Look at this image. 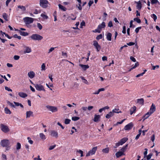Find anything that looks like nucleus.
Wrapping results in <instances>:
<instances>
[{
  "label": "nucleus",
  "instance_id": "1",
  "mask_svg": "<svg viewBox=\"0 0 160 160\" xmlns=\"http://www.w3.org/2000/svg\"><path fill=\"white\" fill-rule=\"evenodd\" d=\"M13 144L9 140L4 139L1 140L0 142L1 146L3 147L6 148V151L9 150L10 148L12 145Z\"/></svg>",
  "mask_w": 160,
  "mask_h": 160
},
{
  "label": "nucleus",
  "instance_id": "2",
  "mask_svg": "<svg viewBox=\"0 0 160 160\" xmlns=\"http://www.w3.org/2000/svg\"><path fill=\"white\" fill-rule=\"evenodd\" d=\"M39 5L43 8H47L49 7L50 4L47 0H40Z\"/></svg>",
  "mask_w": 160,
  "mask_h": 160
},
{
  "label": "nucleus",
  "instance_id": "3",
  "mask_svg": "<svg viewBox=\"0 0 160 160\" xmlns=\"http://www.w3.org/2000/svg\"><path fill=\"white\" fill-rule=\"evenodd\" d=\"M30 38L32 40L37 41L41 40L43 38L42 36L37 34H34L30 36Z\"/></svg>",
  "mask_w": 160,
  "mask_h": 160
},
{
  "label": "nucleus",
  "instance_id": "4",
  "mask_svg": "<svg viewBox=\"0 0 160 160\" xmlns=\"http://www.w3.org/2000/svg\"><path fill=\"white\" fill-rule=\"evenodd\" d=\"M97 150V146L93 148L91 150L89 151L86 154V156L88 157L94 155Z\"/></svg>",
  "mask_w": 160,
  "mask_h": 160
},
{
  "label": "nucleus",
  "instance_id": "5",
  "mask_svg": "<svg viewBox=\"0 0 160 160\" xmlns=\"http://www.w3.org/2000/svg\"><path fill=\"white\" fill-rule=\"evenodd\" d=\"M47 108L48 109L49 111L53 112H56L58 111V108L54 106H51L49 105H47L46 106Z\"/></svg>",
  "mask_w": 160,
  "mask_h": 160
},
{
  "label": "nucleus",
  "instance_id": "6",
  "mask_svg": "<svg viewBox=\"0 0 160 160\" xmlns=\"http://www.w3.org/2000/svg\"><path fill=\"white\" fill-rule=\"evenodd\" d=\"M1 128L2 130L4 132L6 133L9 131V129L8 127L3 124H1L0 125Z\"/></svg>",
  "mask_w": 160,
  "mask_h": 160
},
{
  "label": "nucleus",
  "instance_id": "7",
  "mask_svg": "<svg viewBox=\"0 0 160 160\" xmlns=\"http://www.w3.org/2000/svg\"><path fill=\"white\" fill-rule=\"evenodd\" d=\"M24 21L27 24H29L33 22V19L32 18L26 17L24 18Z\"/></svg>",
  "mask_w": 160,
  "mask_h": 160
},
{
  "label": "nucleus",
  "instance_id": "8",
  "mask_svg": "<svg viewBox=\"0 0 160 160\" xmlns=\"http://www.w3.org/2000/svg\"><path fill=\"white\" fill-rule=\"evenodd\" d=\"M93 45L96 49L97 51L98 52L100 50L101 46L95 40L93 41Z\"/></svg>",
  "mask_w": 160,
  "mask_h": 160
},
{
  "label": "nucleus",
  "instance_id": "9",
  "mask_svg": "<svg viewBox=\"0 0 160 160\" xmlns=\"http://www.w3.org/2000/svg\"><path fill=\"white\" fill-rule=\"evenodd\" d=\"M35 87L37 90L45 91L43 86L41 84H36L35 85Z\"/></svg>",
  "mask_w": 160,
  "mask_h": 160
},
{
  "label": "nucleus",
  "instance_id": "10",
  "mask_svg": "<svg viewBox=\"0 0 160 160\" xmlns=\"http://www.w3.org/2000/svg\"><path fill=\"white\" fill-rule=\"evenodd\" d=\"M50 135L51 136L57 138L58 137V132L55 130H51L50 132Z\"/></svg>",
  "mask_w": 160,
  "mask_h": 160
},
{
  "label": "nucleus",
  "instance_id": "11",
  "mask_svg": "<svg viewBox=\"0 0 160 160\" xmlns=\"http://www.w3.org/2000/svg\"><path fill=\"white\" fill-rule=\"evenodd\" d=\"M32 52V49L31 48L25 46L24 47L23 52L24 53H29Z\"/></svg>",
  "mask_w": 160,
  "mask_h": 160
},
{
  "label": "nucleus",
  "instance_id": "12",
  "mask_svg": "<svg viewBox=\"0 0 160 160\" xmlns=\"http://www.w3.org/2000/svg\"><path fill=\"white\" fill-rule=\"evenodd\" d=\"M156 110L155 106L152 103L151 107L150 108L149 112L152 114Z\"/></svg>",
  "mask_w": 160,
  "mask_h": 160
},
{
  "label": "nucleus",
  "instance_id": "13",
  "mask_svg": "<svg viewBox=\"0 0 160 160\" xmlns=\"http://www.w3.org/2000/svg\"><path fill=\"white\" fill-rule=\"evenodd\" d=\"M100 115H99L95 114L93 121L95 122H98L100 121Z\"/></svg>",
  "mask_w": 160,
  "mask_h": 160
},
{
  "label": "nucleus",
  "instance_id": "14",
  "mask_svg": "<svg viewBox=\"0 0 160 160\" xmlns=\"http://www.w3.org/2000/svg\"><path fill=\"white\" fill-rule=\"evenodd\" d=\"M132 127V123H129L126 125L124 127V129L125 130H128L131 129Z\"/></svg>",
  "mask_w": 160,
  "mask_h": 160
},
{
  "label": "nucleus",
  "instance_id": "15",
  "mask_svg": "<svg viewBox=\"0 0 160 160\" xmlns=\"http://www.w3.org/2000/svg\"><path fill=\"white\" fill-rule=\"evenodd\" d=\"M26 118H29L30 117L33 116V112L31 111H27L26 112Z\"/></svg>",
  "mask_w": 160,
  "mask_h": 160
},
{
  "label": "nucleus",
  "instance_id": "16",
  "mask_svg": "<svg viewBox=\"0 0 160 160\" xmlns=\"http://www.w3.org/2000/svg\"><path fill=\"white\" fill-rule=\"evenodd\" d=\"M28 75L31 79L33 78L35 76V74L33 71H31L28 73Z\"/></svg>",
  "mask_w": 160,
  "mask_h": 160
},
{
  "label": "nucleus",
  "instance_id": "17",
  "mask_svg": "<svg viewBox=\"0 0 160 160\" xmlns=\"http://www.w3.org/2000/svg\"><path fill=\"white\" fill-rule=\"evenodd\" d=\"M106 26V23L104 22H102L101 24H100L98 26V28L101 31L102 29L104 28Z\"/></svg>",
  "mask_w": 160,
  "mask_h": 160
},
{
  "label": "nucleus",
  "instance_id": "18",
  "mask_svg": "<svg viewBox=\"0 0 160 160\" xmlns=\"http://www.w3.org/2000/svg\"><path fill=\"white\" fill-rule=\"evenodd\" d=\"M137 103L141 105H143L144 104V100L143 98L138 99L137 100Z\"/></svg>",
  "mask_w": 160,
  "mask_h": 160
},
{
  "label": "nucleus",
  "instance_id": "19",
  "mask_svg": "<svg viewBox=\"0 0 160 160\" xmlns=\"http://www.w3.org/2000/svg\"><path fill=\"white\" fill-rule=\"evenodd\" d=\"M19 96L22 98H25L27 96V95L26 93L22 92H20L18 93Z\"/></svg>",
  "mask_w": 160,
  "mask_h": 160
},
{
  "label": "nucleus",
  "instance_id": "20",
  "mask_svg": "<svg viewBox=\"0 0 160 160\" xmlns=\"http://www.w3.org/2000/svg\"><path fill=\"white\" fill-rule=\"evenodd\" d=\"M79 66L82 68V69L84 70H86L87 69L89 68V66L88 65H83L80 64Z\"/></svg>",
  "mask_w": 160,
  "mask_h": 160
},
{
  "label": "nucleus",
  "instance_id": "21",
  "mask_svg": "<svg viewBox=\"0 0 160 160\" xmlns=\"http://www.w3.org/2000/svg\"><path fill=\"white\" fill-rule=\"evenodd\" d=\"M106 35L107 39L109 41H111V37L112 36L111 33L108 32L106 34Z\"/></svg>",
  "mask_w": 160,
  "mask_h": 160
},
{
  "label": "nucleus",
  "instance_id": "22",
  "mask_svg": "<svg viewBox=\"0 0 160 160\" xmlns=\"http://www.w3.org/2000/svg\"><path fill=\"white\" fill-rule=\"evenodd\" d=\"M151 113H150L149 112L147 113L143 117V121L145 120L146 119L148 118L151 115Z\"/></svg>",
  "mask_w": 160,
  "mask_h": 160
},
{
  "label": "nucleus",
  "instance_id": "23",
  "mask_svg": "<svg viewBox=\"0 0 160 160\" xmlns=\"http://www.w3.org/2000/svg\"><path fill=\"white\" fill-rule=\"evenodd\" d=\"M128 140V138H124L122 139L119 142V143L121 145H122L124 143H125Z\"/></svg>",
  "mask_w": 160,
  "mask_h": 160
},
{
  "label": "nucleus",
  "instance_id": "24",
  "mask_svg": "<svg viewBox=\"0 0 160 160\" xmlns=\"http://www.w3.org/2000/svg\"><path fill=\"white\" fill-rule=\"evenodd\" d=\"M124 154L122 152L119 151L116 153V156L117 158H119L122 155H124Z\"/></svg>",
  "mask_w": 160,
  "mask_h": 160
},
{
  "label": "nucleus",
  "instance_id": "25",
  "mask_svg": "<svg viewBox=\"0 0 160 160\" xmlns=\"http://www.w3.org/2000/svg\"><path fill=\"white\" fill-rule=\"evenodd\" d=\"M114 114L113 113L112 111L110 112L108 114H107L106 116V118H109L113 116Z\"/></svg>",
  "mask_w": 160,
  "mask_h": 160
},
{
  "label": "nucleus",
  "instance_id": "26",
  "mask_svg": "<svg viewBox=\"0 0 160 160\" xmlns=\"http://www.w3.org/2000/svg\"><path fill=\"white\" fill-rule=\"evenodd\" d=\"M135 2L137 3V8L138 9H140L142 8V4L140 1L138 2Z\"/></svg>",
  "mask_w": 160,
  "mask_h": 160
},
{
  "label": "nucleus",
  "instance_id": "27",
  "mask_svg": "<svg viewBox=\"0 0 160 160\" xmlns=\"http://www.w3.org/2000/svg\"><path fill=\"white\" fill-rule=\"evenodd\" d=\"M136 109V107L134 106L130 109V110L131 115H132L133 113L135 112Z\"/></svg>",
  "mask_w": 160,
  "mask_h": 160
},
{
  "label": "nucleus",
  "instance_id": "28",
  "mask_svg": "<svg viewBox=\"0 0 160 160\" xmlns=\"http://www.w3.org/2000/svg\"><path fill=\"white\" fill-rule=\"evenodd\" d=\"M39 137L42 140H45L46 138V136L42 133H41L39 134Z\"/></svg>",
  "mask_w": 160,
  "mask_h": 160
},
{
  "label": "nucleus",
  "instance_id": "29",
  "mask_svg": "<svg viewBox=\"0 0 160 160\" xmlns=\"http://www.w3.org/2000/svg\"><path fill=\"white\" fill-rule=\"evenodd\" d=\"M80 78L82 79V80L83 82L84 83L88 85L89 84V83L88 81L84 77L82 76H81Z\"/></svg>",
  "mask_w": 160,
  "mask_h": 160
},
{
  "label": "nucleus",
  "instance_id": "30",
  "mask_svg": "<svg viewBox=\"0 0 160 160\" xmlns=\"http://www.w3.org/2000/svg\"><path fill=\"white\" fill-rule=\"evenodd\" d=\"M13 103L15 104L16 106H20L21 108H23V105L21 103H19L18 102H14Z\"/></svg>",
  "mask_w": 160,
  "mask_h": 160
},
{
  "label": "nucleus",
  "instance_id": "31",
  "mask_svg": "<svg viewBox=\"0 0 160 160\" xmlns=\"http://www.w3.org/2000/svg\"><path fill=\"white\" fill-rule=\"evenodd\" d=\"M4 111L6 113L10 114H11V112L10 110L7 108H4Z\"/></svg>",
  "mask_w": 160,
  "mask_h": 160
},
{
  "label": "nucleus",
  "instance_id": "32",
  "mask_svg": "<svg viewBox=\"0 0 160 160\" xmlns=\"http://www.w3.org/2000/svg\"><path fill=\"white\" fill-rule=\"evenodd\" d=\"M58 7L60 9L63 11H65L67 10L66 8L65 7L60 4L58 5Z\"/></svg>",
  "mask_w": 160,
  "mask_h": 160
},
{
  "label": "nucleus",
  "instance_id": "33",
  "mask_svg": "<svg viewBox=\"0 0 160 160\" xmlns=\"http://www.w3.org/2000/svg\"><path fill=\"white\" fill-rule=\"evenodd\" d=\"M128 144L126 145L125 146H123L121 149L120 151L122 152L123 153L126 151L128 147Z\"/></svg>",
  "mask_w": 160,
  "mask_h": 160
},
{
  "label": "nucleus",
  "instance_id": "34",
  "mask_svg": "<svg viewBox=\"0 0 160 160\" xmlns=\"http://www.w3.org/2000/svg\"><path fill=\"white\" fill-rule=\"evenodd\" d=\"M15 0H7L6 1V5L7 6H8V4L10 2L13 3V2H15Z\"/></svg>",
  "mask_w": 160,
  "mask_h": 160
},
{
  "label": "nucleus",
  "instance_id": "35",
  "mask_svg": "<svg viewBox=\"0 0 160 160\" xmlns=\"http://www.w3.org/2000/svg\"><path fill=\"white\" fill-rule=\"evenodd\" d=\"M19 32L21 35L24 36H28V32L23 31H20Z\"/></svg>",
  "mask_w": 160,
  "mask_h": 160
},
{
  "label": "nucleus",
  "instance_id": "36",
  "mask_svg": "<svg viewBox=\"0 0 160 160\" xmlns=\"http://www.w3.org/2000/svg\"><path fill=\"white\" fill-rule=\"evenodd\" d=\"M109 148H106L102 150V152L104 153H107L109 152Z\"/></svg>",
  "mask_w": 160,
  "mask_h": 160
},
{
  "label": "nucleus",
  "instance_id": "37",
  "mask_svg": "<svg viewBox=\"0 0 160 160\" xmlns=\"http://www.w3.org/2000/svg\"><path fill=\"white\" fill-rule=\"evenodd\" d=\"M41 70L42 71H45L46 69V64L45 63H43L41 67Z\"/></svg>",
  "mask_w": 160,
  "mask_h": 160
},
{
  "label": "nucleus",
  "instance_id": "38",
  "mask_svg": "<svg viewBox=\"0 0 160 160\" xmlns=\"http://www.w3.org/2000/svg\"><path fill=\"white\" fill-rule=\"evenodd\" d=\"M112 112H113V113H121V112H122L121 111H119V109H116V108L112 110Z\"/></svg>",
  "mask_w": 160,
  "mask_h": 160
},
{
  "label": "nucleus",
  "instance_id": "39",
  "mask_svg": "<svg viewBox=\"0 0 160 160\" xmlns=\"http://www.w3.org/2000/svg\"><path fill=\"white\" fill-rule=\"evenodd\" d=\"M150 1L151 4H152L157 3H158L159 4H160L158 0H150Z\"/></svg>",
  "mask_w": 160,
  "mask_h": 160
},
{
  "label": "nucleus",
  "instance_id": "40",
  "mask_svg": "<svg viewBox=\"0 0 160 160\" xmlns=\"http://www.w3.org/2000/svg\"><path fill=\"white\" fill-rule=\"evenodd\" d=\"M2 16L3 18L7 21L8 20V15L6 13H3V14Z\"/></svg>",
  "mask_w": 160,
  "mask_h": 160
},
{
  "label": "nucleus",
  "instance_id": "41",
  "mask_svg": "<svg viewBox=\"0 0 160 160\" xmlns=\"http://www.w3.org/2000/svg\"><path fill=\"white\" fill-rule=\"evenodd\" d=\"M139 65V64L138 62H137L136 63H135L134 66L132 67L129 71H130L131 70H132L133 69L135 68L136 67H137Z\"/></svg>",
  "mask_w": 160,
  "mask_h": 160
},
{
  "label": "nucleus",
  "instance_id": "42",
  "mask_svg": "<svg viewBox=\"0 0 160 160\" xmlns=\"http://www.w3.org/2000/svg\"><path fill=\"white\" fill-rule=\"evenodd\" d=\"M21 148V144L19 142H18L16 146V148L17 150L20 149Z\"/></svg>",
  "mask_w": 160,
  "mask_h": 160
},
{
  "label": "nucleus",
  "instance_id": "43",
  "mask_svg": "<svg viewBox=\"0 0 160 160\" xmlns=\"http://www.w3.org/2000/svg\"><path fill=\"white\" fill-rule=\"evenodd\" d=\"M41 16L44 19H47L48 18V17L44 14H42L41 15Z\"/></svg>",
  "mask_w": 160,
  "mask_h": 160
},
{
  "label": "nucleus",
  "instance_id": "44",
  "mask_svg": "<svg viewBox=\"0 0 160 160\" xmlns=\"http://www.w3.org/2000/svg\"><path fill=\"white\" fill-rule=\"evenodd\" d=\"M2 160H7L6 155L4 154H2Z\"/></svg>",
  "mask_w": 160,
  "mask_h": 160
},
{
  "label": "nucleus",
  "instance_id": "45",
  "mask_svg": "<svg viewBox=\"0 0 160 160\" xmlns=\"http://www.w3.org/2000/svg\"><path fill=\"white\" fill-rule=\"evenodd\" d=\"M152 155V154L150 153L148 155L146 156V157L147 159L148 160L150 159Z\"/></svg>",
  "mask_w": 160,
  "mask_h": 160
},
{
  "label": "nucleus",
  "instance_id": "46",
  "mask_svg": "<svg viewBox=\"0 0 160 160\" xmlns=\"http://www.w3.org/2000/svg\"><path fill=\"white\" fill-rule=\"evenodd\" d=\"M18 8H20L22 11H24L26 10V8L25 7L22 6H18Z\"/></svg>",
  "mask_w": 160,
  "mask_h": 160
},
{
  "label": "nucleus",
  "instance_id": "47",
  "mask_svg": "<svg viewBox=\"0 0 160 160\" xmlns=\"http://www.w3.org/2000/svg\"><path fill=\"white\" fill-rule=\"evenodd\" d=\"M71 121V120L68 119H65V120L64 123L66 124H68Z\"/></svg>",
  "mask_w": 160,
  "mask_h": 160
},
{
  "label": "nucleus",
  "instance_id": "48",
  "mask_svg": "<svg viewBox=\"0 0 160 160\" xmlns=\"http://www.w3.org/2000/svg\"><path fill=\"white\" fill-rule=\"evenodd\" d=\"M80 118L78 117H72V119L73 121H76L79 119Z\"/></svg>",
  "mask_w": 160,
  "mask_h": 160
},
{
  "label": "nucleus",
  "instance_id": "49",
  "mask_svg": "<svg viewBox=\"0 0 160 160\" xmlns=\"http://www.w3.org/2000/svg\"><path fill=\"white\" fill-rule=\"evenodd\" d=\"M63 17L64 18L63 19V21H67L68 19H70V17H67V16L65 15H64L63 16Z\"/></svg>",
  "mask_w": 160,
  "mask_h": 160
},
{
  "label": "nucleus",
  "instance_id": "50",
  "mask_svg": "<svg viewBox=\"0 0 160 160\" xmlns=\"http://www.w3.org/2000/svg\"><path fill=\"white\" fill-rule=\"evenodd\" d=\"M101 31L98 28V27L97 29H95L93 31V32H98L100 33L101 32Z\"/></svg>",
  "mask_w": 160,
  "mask_h": 160
},
{
  "label": "nucleus",
  "instance_id": "51",
  "mask_svg": "<svg viewBox=\"0 0 160 160\" xmlns=\"http://www.w3.org/2000/svg\"><path fill=\"white\" fill-rule=\"evenodd\" d=\"M102 37H103L102 35V34H100L96 38L97 40H99L100 39H101L102 38Z\"/></svg>",
  "mask_w": 160,
  "mask_h": 160
},
{
  "label": "nucleus",
  "instance_id": "52",
  "mask_svg": "<svg viewBox=\"0 0 160 160\" xmlns=\"http://www.w3.org/2000/svg\"><path fill=\"white\" fill-rule=\"evenodd\" d=\"M134 20L138 23H140L141 22V20L138 18H134Z\"/></svg>",
  "mask_w": 160,
  "mask_h": 160
},
{
  "label": "nucleus",
  "instance_id": "53",
  "mask_svg": "<svg viewBox=\"0 0 160 160\" xmlns=\"http://www.w3.org/2000/svg\"><path fill=\"white\" fill-rule=\"evenodd\" d=\"M77 152H79V153H80V154H81V157H82L83 156V152L82 151L80 150H77Z\"/></svg>",
  "mask_w": 160,
  "mask_h": 160
},
{
  "label": "nucleus",
  "instance_id": "54",
  "mask_svg": "<svg viewBox=\"0 0 160 160\" xmlns=\"http://www.w3.org/2000/svg\"><path fill=\"white\" fill-rule=\"evenodd\" d=\"M37 27L40 30H41L42 28V25L39 23H37Z\"/></svg>",
  "mask_w": 160,
  "mask_h": 160
},
{
  "label": "nucleus",
  "instance_id": "55",
  "mask_svg": "<svg viewBox=\"0 0 160 160\" xmlns=\"http://www.w3.org/2000/svg\"><path fill=\"white\" fill-rule=\"evenodd\" d=\"M152 18L153 19L154 21H156V20L157 19V16L154 14H152Z\"/></svg>",
  "mask_w": 160,
  "mask_h": 160
},
{
  "label": "nucleus",
  "instance_id": "56",
  "mask_svg": "<svg viewBox=\"0 0 160 160\" xmlns=\"http://www.w3.org/2000/svg\"><path fill=\"white\" fill-rule=\"evenodd\" d=\"M28 142L30 144H32L33 143V141L31 140V138L29 137L28 138Z\"/></svg>",
  "mask_w": 160,
  "mask_h": 160
},
{
  "label": "nucleus",
  "instance_id": "57",
  "mask_svg": "<svg viewBox=\"0 0 160 160\" xmlns=\"http://www.w3.org/2000/svg\"><path fill=\"white\" fill-rule=\"evenodd\" d=\"M55 48H53V47H52V48H51L49 50H48V53H50L51 52H52V51H53L54 50V49Z\"/></svg>",
  "mask_w": 160,
  "mask_h": 160
},
{
  "label": "nucleus",
  "instance_id": "58",
  "mask_svg": "<svg viewBox=\"0 0 160 160\" xmlns=\"http://www.w3.org/2000/svg\"><path fill=\"white\" fill-rule=\"evenodd\" d=\"M13 37L14 38H18V39H21V36H18L17 34H14L13 35Z\"/></svg>",
  "mask_w": 160,
  "mask_h": 160
},
{
  "label": "nucleus",
  "instance_id": "59",
  "mask_svg": "<svg viewBox=\"0 0 160 160\" xmlns=\"http://www.w3.org/2000/svg\"><path fill=\"white\" fill-rule=\"evenodd\" d=\"M56 147V145H52V146H50L49 148V150H52L55 147Z\"/></svg>",
  "mask_w": 160,
  "mask_h": 160
},
{
  "label": "nucleus",
  "instance_id": "60",
  "mask_svg": "<svg viewBox=\"0 0 160 160\" xmlns=\"http://www.w3.org/2000/svg\"><path fill=\"white\" fill-rule=\"evenodd\" d=\"M14 59L15 60H18L20 58V57L18 55H15L13 57Z\"/></svg>",
  "mask_w": 160,
  "mask_h": 160
},
{
  "label": "nucleus",
  "instance_id": "61",
  "mask_svg": "<svg viewBox=\"0 0 160 160\" xmlns=\"http://www.w3.org/2000/svg\"><path fill=\"white\" fill-rule=\"evenodd\" d=\"M141 29V27H138L136 28L135 31L137 33L138 32L139 30H140Z\"/></svg>",
  "mask_w": 160,
  "mask_h": 160
},
{
  "label": "nucleus",
  "instance_id": "62",
  "mask_svg": "<svg viewBox=\"0 0 160 160\" xmlns=\"http://www.w3.org/2000/svg\"><path fill=\"white\" fill-rule=\"evenodd\" d=\"M85 22L84 21L80 23L81 28H82V27L85 26Z\"/></svg>",
  "mask_w": 160,
  "mask_h": 160
},
{
  "label": "nucleus",
  "instance_id": "63",
  "mask_svg": "<svg viewBox=\"0 0 160 160\" xmlns=\"http://www.w3.org/2000/svg\"><path fill=\"white\" fill-rule=\"evenodd\" d=\"M5 89L6 90H7L8 91H11V92L12 91V90L11 89L8 88V87H7V86L5 87Z\"/></svg>",
  "mask_w": 160,
  "mask_h": 160
},
{
  "label": "nucleus",
  "instance_id": "64",
  "mask_svg": "<svg viewBox=\"0 0 160 160\" xmlns=\"http://www.w3.org/2000/svg\"><path fill=\"white\" fill-rule=\"evenodd\" d=\"M112 23L111 21H110L108 24V26L109 27H111L112 26Z\"/></svg>",
  "mask_w": 160,
  "mask_h": 160
}]
</instances>
